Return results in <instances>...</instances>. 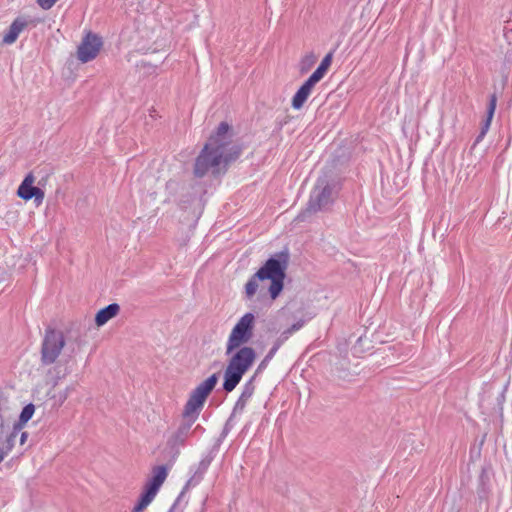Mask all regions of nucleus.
I'll return each instance as SVG.
<instances>
[{"label":"nucleus","instance_id":"nucleus-24","mask_svg":"<svg viewBox=\"0 0 512 512\" xmlns=\"http://www.w3.org/2000/svg\"><path fill=\"white\" fill-rule=\"evenodd\" d=\"M289 335L283 331L280 336L275 340L272 348L270 349V351H274V353L276 354V352L279 350V348L289 339Z\"/></svg>","mask_w":512,"mask_h":512},{"label":"nucleus","instance_id":"nucleus-21","mask_svg":"<svg viewBox=\"0 0 512 512\" xmlns=\"http://www.w3.org/2000/svg\"><path fill=\"white\" fill-rule=\"evenodd\" d=\"M275 356V353L274 351H270L266 354V356L264 357V359L261 361V363L258 365L257 369H256V372H255V377L257 374L261 373L264 369H266L268 363L272 360V358Z\"/></svg>","mask_w":512,"mask_h":512},{"label":"nucleus","instance_id":"nucleus-29","mask_svg":"<svg viewBox=\"0 0 512 512\" xmlns=\"http://www.w3.org/2000/svg\"><path fill=\"white\" fill-rule=\"evenodd\" d=\"M332 59H333V53L332 52H329L321 61L320 63V67H322L323 69H325L326 71L329 69L331 63H332Z\"/></svg>","mask_w":512,"mask_h":512},{"label":"nucleus","instance_id":"nucleus-12","mask_svg":"<svg viewBox=\"0 0 512 512\" xmlns=\"http://www.w3.org/2000/svg\"><path fill=\"white\" fill-rule=\"evenodd\" d=\"M29 23L30 21H28L25 17H17L9 26L8 31L4 34L2 42L7 45L13 44L17 40L20 33L29 25Z\"/></svg>","mask_w":512,"mask_h":512},{"label":"nucleus","instance_id":"nucleus-10","mask_svg":"<svg viewBox=\"0 0 512 512\" xmlns=\"http://www.w3.org/2000/svg\"><path fill=\"white\" fill-rule=\"evenodd\" d=\"M35 177L33 173H28L19 185L17 196L25 201L34 199L37 206L43 203L45 193L38 186H34Z\"/></svg>","mask_w":512,"mask_h":512},{"label":"nucleus","instance_id":"nucleus-14","mask_svg":"<svg viewBox=\"0 0 512 512\" xmlns=\"http://www.w3.org/2000/svg\"><path fill=\"white\" fill-rule=\"evenodd\" d=\"M255 376H253L248 382L243 386V390L238 400L235 403L233 408V413H241L244 411L248 400L252 397L255 391V386L253 384Z\"/></svg>","mask_w":512,"mask_h":512},{"label":"nucleus","instance_id":"nucleus-1","mask_svg":"<svg viewBox=\"0 0 512 512\" xmlns=\"http://www.w3.org/2000/svg\"><path fill=\"white\" fill-rule=\"evenodd\" d=\"M230 129L227 122H221L216 133L210 136L195 160L193 172L196 177L202 178L208 172L219 175L240 156L241 148L232 142Z\"/></svg>","mask_w":512,"mask_h":512},{"label":"nucleus","instance_id":"nucleus-27","mask_svg":"<svg viewBox=\"0 0 512 512\" xmlns=\"http://www.w3.org/2000/svg\"><path fill=\"white\" fill-rule=\"evenodd\" d=\"M305 321L299 320L296 323L292 324L289 328L284 330L289 336H291L293 333L297 332L304 326Z\"/></svg>","mask_w":512,"mask_h":512},{"label":"nucleus","instance_id":"nucleus-33","mask_svg":"<svg viewBox=\"0 0 512 512\" xmlns=\"http://www.w3.org/2000/svg\"><path fill=\"white\" fill-rule=\"evenodd\" d=\"M65 375H66V373H64L63 375H57L56 380H55V384L57 383V381H58L59 379H61V378H62V377H64Z\"/></svg>","mask_w":512,"mask_h":512},{"label":"nucleus","instance_id":"nucleus-16","mask_svg":"<svg viewBox=\"0 0 512 512\" xmlns=\"http://www.w3.org/2000/svg\"><path fill=\"white\" fill-rule=\"evenodd\" d=\"M120 311V306L117 303H111L108 306L100 309L96 316L95 322L97 326H103L110 319L114 318Z\"/></svg>","mask_w":512,"mask_h":512},{"label":"nucleus","instance_id":"nucleus-17","mask_svg":"<svg viewBox=\"0 0 512 512\" xmlns=\"http://www.w3.org/2000/svg\"><path fill=\"white\" fill-rule=\"evenodd\" d=\"M19 431H20V427L15 425L14 428H13V431L9 435H7L6 439L1 443V447L7 453H9L11 451V449L13 448L14 443L16 441V437H17Z\"/></svg>","mask_w":512,"mask_h":512},{"label":"nucleus","instance_id":"nucleus-3","mask_svg":"<svg viewBox=\"0 0 512 512\" xmlns=\"http://www.w3.org/2000/svg\"><path fill=\"white\" fill-rule=\"evenodd\" d=\"M235 350L224 371L223 389L226 392H232L236 388L257 356L256 351L250 346H240Z\"/></svg>","mask_w":512,"mask_h":512},{"label":"nucleus","instance_id":"nucleus-31","mask_svg":"<svg viewBox=\"0 0 512 512\" xmlns=\"http://www.w3.org/2000/svg\"><path fill=\"white\" fill-rule=\"evenodd\" d=\"M8 453L0 446V463L3 461Z\"/></svg>","mask_w":512,"mask_h":512},{"label":"nucleus","instance_id":"nucleus-9","mask_svg":"<svg viewBox=\"0 0 512 512\" xmlns=\"http://www.w3.org/2000/svg\"><path fill=\"white\" fill-rule=\"evenodd\" d=\"M103 45L101 37L97 34L88 32L82 39L77 49V58L82 63H87L95 59Z\"/></svg>","mask_w":512,"mask_h":512},{"label":"nucleus","instance_id":"nucleus-11","mask_svg":"<svg viewBox=\"0 0 512 512\" xmlns=\"http://www.w3.org/2000/svg\"><path fill=\"white\" fill-rule=\"evenodd\" d=\"M168 475L167 469L165 466H157L153 469V476L149 481L146 483L144 491L148 495L155 498L157 492L159 491L160 487L166 480Z\"/></svg>","mask_w":512,"mask_h":512},{"label":"nucleus","instance_id":"nucleus-20","mask_svg":"<svg viewBox=\"0 0 512 512\" xmlns=\"http://www.w3.org/2000/svg\"><path fill=\"white\" fill-rule=\"evenodd\" d=\"M154 497L143 492L140 496V500L137 505L132 509L131 512H142L146 507L153 501Z\"/></svg>","mask_w":512,"mask_h":512},{"label":"nucleus","instance_id":"nucleus-22","mask_svg":"<svg viewBox=\"0 0 512 512\" xmlns=\"http://www.w3.org/2000/svg\"><path fill=\"white\" fill-rule=\"evenodd\" d=\"M289 335L283 331L280 336L275 340L272 348L270 349V351H274V353L276 354V352L279 350V348L289 339Z\"/></svg>","mask_w":512,"mask_h":512},{"label":"nucleus","instance_id":"nucleus-13","mask_svg":"<svg viewBox=\"0 0 512 512\" xmlns=\"http://www.w3.org/2000/svg\"><path fill=\"white\" fill-rule=\"evenodd\" d=\"M315 85L316 84L310 81V79H307L302 84V86L298 89V91L296 92L292 99V107L294 109L298 110L303 107L304 103L307 101Z\"/></svg>","mask_w":512,"mask_h":512},{"label":"nucleus","instance_id":"nucleus-6","mask_svg":"<svg viewBox=\"0 0 512 512\" xmlns=\"http://www.w3.org/2000/svg\"><path fill=\"white\" fill-rule=\"evenodd\" d=\"M255 316L253 313L244 314L233 327L226 344V354L230 355L240 346H245L253 337Z\"/></svg>","mask_w":512,"mask_h":512},{"label":"nucleus","instance_id":"nucleus-28","mask_svg":"<svg viewBox=\"0 0 512 512\" xmlns=\"http://www.w3.org/2000/svg\"><path fill=\"white\" fill-rule=\"evenodd\" d=\"M57 2H58V0H36V3L43 10L51 9Z\"/></svg>","mask_w":512,"mask_h":512},{"label":"nucleus","instance_id":"nucleus-23","mask_svg":"<svg viewBox=\"0 0 512 512\" xmlns=\"http://www.w3.org/2000/svg\"><path fill=\"white\" fill-rule=\"evenodd\" d=\"M289 335L283 331L280 336L275 340L272 348L270 349V351H274V353L276 354V352L279 350V348L289 339Z\"/></svg>","mask_w":512,"mask_h":512},{"label":"nucleus","instance_id":"nucleus-4","mask_svg":"<svg viewBox=\"0 0 512 512\" xmlns=\"http://www.w3.org/2000/svg\"><path fill=\"white\" fill-rule=\"evenodd\" d=\"M333 201L332 184L327 177H320L310 194L306 209L295 218V221H305L307 216L327 209Z\"/></svg>","mask_w":512,"mask_h":512},{"label":"nucleus","instance_id":"nucleus-5","mask_svg":"<svg viewBox=\"0 0 512 512\" xmlns=\"http://www.w3.org/2000/svg\"><path fill=\"white\" fill-rule=\"evenodd\" d=\"M217 381V374H213L192 390L182 411V418L192 419L194 421L198 419L200 412L204 407L205 401L214 389Z\"/></svg>","mask_w":512,"mask_h":512},{"label":"nucleus","instance_id":"nucleus-19","mask_svg":"<svg viewBox=\"0 0 512 512\" xmlns=\"http://www.w3.org/2000/svg\"><path fill=\"white\" fill-rule=\"evenodd\" d=\"M200 480H201V475H199V476L194 475L193 477H191V478L187 481V483H186V485H185L184 489L182 490V492L180 493V495H179V496H178V498L176 499L175 503L173 504V506L170 508V510H169L168 512H174V510L176 509V506H177V505H178V503L180 502V500H181L182 496L185 494L186 490H188V488H189L190 486H195V485H196Z\"/></svg>","mask_w":512,"mask_h":512},{"label":"nucleus","instance_id":"nucleus-15","mask_svg":"<svg viewBox=\"0 0 512 512\" xmlns=\"http://www.w3.org/2000/svg\"><path fill=\"white\" fill-rule=\"evenodd\" d=\"M496 103H497V98L493 94V95L490 96V101H489V105H488V108H487V117L483 121L482 126H481V131H480L479 135L476 137L475 142H474L472 147H475L480 141H482V139L484 138V136L488 132V130L490 128V125H491L492 118H493L494 113H495Z\"/></svg>","mask_w":512,"mask_h":512},{"label":"nucleus","instance_id":"nucleus-26","mask_svg":"<svg viewBox=\"0 0 512 512\" xmlns=\"http://www.w3.org/2000/svg\"><path fill=\"white\" fill-rule=\"evenodd\" d=\"M305 321L299 320L296 323L292 324L289 328L284 330L289 336H291L293 333L297 332L304 326Z\"/></svg>","mask_w":512,"mask_h":512},{"label":"nucleus","instance_id":"nucleus-34","mask_svg":"<svg viewBox=\"0 0 512 512\" xmlns=\"http://www.w3.org/2000/svg\"><path fill=\"white\" fill-rule=\"evenodd\" d=\"M309 58H311V62L313 63V62H314V60H315L314 55H311Z\"/></svg>","mask_w":512,"mask_h":512},{"label":"nucleus","instance_id":"nucleus-7","mask_svg":"<svg viewBox=\"0 0 512 512\" xmlns=\"http://www.w3.org/2000/svg\"><path fill=\"white\" fill-rule=\"evenodd\" d=\"M65 344V337L62 331L50 327L47 328L41 344V364L44 366L54 364Z\"/></svg>","mask_w":512,"mask_h":512},{"label":"nucleus","instance_id":"nucleus-8","mask_svg":"<svg viewBox=\"0 0 512 512\" xmlns=\"http://www.w3.org/2000/svg\"><path fill=\"white\" fill-rule=\"evenodd\" d=\"M195 422L192 419L182 418L179 426L168 437L167 447L173 452L174 456L179 455L180 448L186 444L192 433L200 427L198 425L195 429H192Z\"/></svg>","mask_w":512,"mask_h":512},{"label":"nucleus","instance_id":"nucleus-25","mask_svg":"<svg viewBox=\"0 0 512 512\" xmlns=\"http://www.w3.org/2000/svg\"><path fill=\"white\" fill-rule=\"evenodd\" d=\"M326 70L318 66L317 69L310 75L308 79L317 84L326 74Z\"/></svg>","mask_w":512,"mask_h":512},{"label":"nucleus","instance_id":"nucleus-32","mask_svg":"<svg viewBox=\"0 0 512 512\" xmlns=\"http://www.w3.org/2000/svg\"><path fill=\"white\" fill-rule=\"evenodd\" d=\"M26 439H27V433H26V432H23V433L21 434V437H20V443H21V444H24V443H25V441H26Z\"/></svg>","mask_w":512,"mask_h":512},{"label":"nucleus","instance_id":"nucleus-2","mask_svg":"<svg viewBox=\"0 0 512 512\" xmlns=\"http://www.w3.org/2000/svg\"><path fill=\"white\" fill-rule=\"evenodd\" d=\"M289 255L287 252H280L270 257L265 264L248 280L245 285V294L252 299L256 294L259 281L270 280L268 292L272 299H276L284 287V279L288 267Z\"/></svg>","mask_w":512,"mask_h":512},{"label":"nucleus","instance_id":"nucleus-18","mask_svg":"<svg viewBox=\"0 0 512 512\" xmlns=\"http://www.w3.org/2000/svg\"><path fill=\"white\" fill-rule=\"evenodd\" d=\"M34 411H35V407L33 404L30 403V404L26 405L22 409V411L20 413V417H19V423L16 425L21 428L23 424L27 423L32 418Z\"/></svg>","mask_w":512,"mask_h":512},{"label":"nucleus","instance_id":"nucleus-30","mask_svg":"<svg viewBox=\"0 0 512 512\" xmlns=\"http://www.w3.org/2000/svg\"><path fill=\"white\" fill-rule=\"evenodd\" d=\"M74 388L72 386H68L66 387L63 391H61L58 395V398H59V402L60 404H63L66 399L69 397L70 395V392L73 390Z\"/></svg>","mask_w":512,"mask_h":512}]
</instances>
